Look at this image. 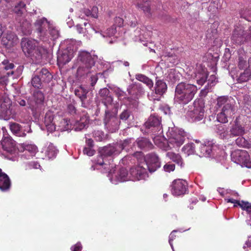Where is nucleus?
Instances as JSON below:
<instances>
[{"label":"nucleus","mask_w":251,"mask_h":251,"mask_svg":"<svg viewBox=\"0 0 251 251\" xmlns=\"http://www.w3.org/2000/svg\"><path fill=\"white\" fill-rule=\"evenodd\" d=\"M21 48L25 55L31 57L33 61L37 63L41 62L42 55L46 51L41 47L37 46V42L35 40L24 38L21 42Z\"/></svg>","instance_id":"1"},{"label":"nucleus","mask_w":251,"mask_h":251,"mask_svg":"<svg viewBox=\"0 0 251 251\" xmlns=\"http://www.w3.org/2000/svg\"><path fill=\"white\" fill-rule=\"evenodd\" d=\"M198 91L196 86L184 82L178 84L175 89V99L179 103L186 104L191 101Z\"/></svg>","instance_id":"2"},{"label":"nucleus","mask_w":251,"mask_h":251,"mask_svg":"<svg viewBox=\"0 0 251 251\" xmlns=\"http://www.w3.org/2000/svg\"><path fill=\"white\" fill-rule=\"evenodd\" d=\"M234 100L227 97H221L217 99V105L222 107L221 111L217 114V120L221 123H226L228 118L235 114Z\"/></svg>","instance_id":"3"},{"label":"nucleus","mask_w":251,"mask_h":251,"mask_svg":"<svg viewBox=\"0 0 251 251\" xmlns=\"http://www.w3.org/2000/svg\"><path fill=\"white\" fill-rule=\"evenodd\" d=\"M100 154V158L98 159L97 165L102 166L104 173L111 174L112 170L110 169L108 164L104 162V159L107 157L114 156L120 154V151L116 144L114 145H108L101 149L99 151Z\"/></svg>","instance_id":"4"},{"label":"nucleus","mask_w":251,"mask_h":251,"mask_svg":"<svg viewBox=\"0 0 251 251\" xmlns=\"http://www.w3.org/2000/svg\"><path fill=\"white\" fill-rule=\"evenodd\" d=\"M78 60L81 63L77 71L79 75H87L95 71V61L90 53L86 52H81L78 56Z\"/></svg>","instance_id":"5"},{"label":"nucleus","mask_w":251,"mask_h":251,"mask_svg":"<svg viewBox=\"0 0 251 251\" xmlns=\"http://www.w3.org/2000/svg\"><path fill=\"white\" fill-rule=\"evenodd\" d=\"M194 109L187 112V116L193 122H199L204 116V89L201 90L199 98L193 103Z\"/></svg>","instance_id":"6"},{"label":"nucleus","mask_w":251,"mask_h":251,"mask_svg":"<svg viewBox=\"0 0 251 251\" xmlns=\"http://www.w3.org/2000/svg\"><path fill=\"white\" fill-rule=\"evenodd\" d=\"M89 123L88 116L83 115L80 117L79 120H75L71 123L70 120L64 118L61 121V124L64 126L66 130L70 129H74L75 131H80L83 129Z\"/></svg>","instance_id":"7"},{"label":"nucleus","mask_w":251,"mask_h":251,"mask_svg":"<svg viewBox=\"0 0 251 251\" xmlns=\"http://www.w3.org/2000/svg\"><path fill=\"white\" fill-rule=\"evenodd\" d=\"M161 118L155 115H151L145 123L146 128L154 135L160 134L162 132Z\"/></svg>","instance_id":"8"},{"label":"nucleus","mask_w":251,"mask_h":251,"mask_svg":"<svg viewBox=\"0 0 251 251\" xmlns=\"http://www.w3.org/2000/svg\"><path fill=\"white\" fill-rule=\"evenodd\" d=\"M231 158L234 163L244 165L248 168L251 167L250 157L246 151L238 150L232 152L231 154Z\"/></svg>","instance_id":"9"},{"label":"nucleus","mask_w":251,"mask_h":251,"mask_svg":"<svg viewBox=\"0 0 251 251\" xmlns=\"http://www.w3.org/2000/svg\"><path fill=\"white\" fill-rule=\"evenodd\" d=\"M170 187L172 194L178 196L186 193L188 190V184L185 180L177 179L172 182Z\"/></svg>","instance_id":"10"},{"label":"nucleus","mask_w":251,"mask_h":251,"mask_svg":"<svg viewBox=\"0 0 251 251\" xmlns=\"http://www.w3.org/2000/svg\"><path fill=\"white\" fill-rule=\"evenodd\" d=\"M143 165L148 171L152 173L160 167V162L158 156L154 153H151L146 155V159L143 162Z\"/></svg>","instance_id":"11"},{"label":"nucleus","mask_w":251,"mask_h":251,"mask_svg":"<svg viewBox=\"0 0 251 251\" xmlns=\"http://www.w3.org/2000/svg\"><path fill=\"white\" fill-rule=\"evenodd\" d=\"M147 168L143 165V162L140 163L136 166L132 167L129 171V174L132 176L133 180L145 179L148 175Z\"/></svg>","instance_id":"12"},{"label":"nucleus","mask_w":251,"mask_h":251,"mask_svg":"<svg viewBox=\"0 0 251 251\" xmlns=\"http://www.w3.org/2000/svg\"><path fill=\"white\" fill-rule=\"evenodd\" d=\"M232 41L237 44H241L248 41L251 43V34L247 35L245 31L241 27L235 28L231 37Z\"/></svg>","instance_id":"13"},{"label":"nucleus","mask_w":251,"mask_h":251,"mask_svg":"<svg viewBox=\"0 0 251 251\" xmlns=\"http://www.w3.org/2000/svg\"><path fill=\"white\" fill-rule=\"evenodd\" d=\"M36 30L38 32V36L41 39H44L45 37L48 36V29L49 27L50 23L45 18L37 20L34 24Z\"/></svg>","instance_id":"14"},{"label":"nucleus","mask_w":251,"mask_h":251,"mask_svg":"<svg viewBox=\"0 0 251 251\" xmlns=\"http://www.w3.org/2000/svg\"><path fill=\"white\" fill-rule=\"evenodd\" d=\"M213 144L212 141H208L207 145L205 144V146H206V149H205V157H213L219 161L224 160L225 158V152L221 151L220 154L222 155V156H218L217 154H215V152L213 151L215 150L214 148H216L215 146H213Z\"/></svg>","instance_id":"15"},{"label":"nucleus","mask_w":251,"mask_h":251,"mask_svg":"<svg viewBox=\"0 0 251 251\" xmlns=\"http://www.w3.org/2000/svg\"><path fill=\"white\" fill-rule=\"evenodd\" d=\"M97 97L106 107L108 105H111L113 101V98L110 94V92L107 88L100 89Z\"/></svg>","instance_id":"16"},{"label":"nucleus","mask_w":251,"mask_h":251,"mask_svg":"<svg viewBox=\"0 0 251 251\" xmlns=\"http://www.w3.org/2000/svg\"><path fill=\"white\" fill-rule=\"evenodd\" d=\"M12 103L8 99L5 98L0 106V115L4 120L10 118L12 115Z\"/></svg>","instance_id":"17"},{"label":"nucleus","mask_w":251,"mask_h":251,"mask_svg":"<svg viewBox=\"0 0 251 251\" xmlns=\"http://www.w3.org/2000/svg\"><path fill=\"white\" fill-rule=\"evenodd\" d=\"M18 42V38L16 35L13 32L4 33L1 40V44L7 48L13 47Z\"/></svg>","instance_id":"18"},{"label":"nucleus","mask_w":251,"mask_h":251,"mask_svg":"<svg viewBox=\"0 0 251 251\" xmlns=\"http://www.w3.org/2000/svg\"><path fill=\"white\" fill-rule=\"evenodd\" d=\"M226 201L228 202H231L234 203V206H236V204L239 205L242 209L245 210L247 212L248 215V219L247 220V224L251 222V203L247 201H241L240 202L238 201L234 200L233 199H227Z\"/></svg>","instance_id":"19"},{"label":"nucleus","mask_w":251,"mask_h":251,"mask_svg":"<svg viewBox=\"0 0 251 251\" xmlns=\"http://www.w3.org/2000/svg\"><path fill=\"white\" fill-rule=\"evenodd\" d=\"M1 145L3 150L7 152L12 153L15 150V142L10 136H3Z\"/></svg>","instance_id":"20"},{"label":"nucleus","mask_w":251,"mask_h":251,"mask_svg":"<svg viewBox=\"0 0 251 251\" xmlns=\"http://www.w3.org/2000/svg\"><path fill=\"white\" fill-rule=\"evenodd\" d=\"M34 103L31 101L29 102V108L32 110L36 109L40 105L43 104L44 100V94L40 91L37 90L33 94Z\"/></svg>","instance_id":"21"},{"label":"nucleus","mask_w":251,"mask_h":251,"mask_svg":"<svg viewBox=\"0 0 251 251\" xmlns=\"http://www.w3.org/2000/svg\"><path fill=\"white\" fill-rule=\"evenodd\" d=\"M11 184L9 176L0 168V190L3 192L7 191L10 189Z\"/></svg>","instance_id":"22"},{"label":"nucleus","mask_w":251,"mask_h":251,"mask_svg":"<svg viewBox=\"0 0 251 251\" xmlns=\"http://www.w3.org/2000/svg\"><path fill=\"white\" fill-rule=\"evenodd\" d=\"M167 90V85L166 82L163 80L158 79V77H156L154 86L155 94L161 97L166 92Z\"/></svg>","instance_id":"23"},{"label":"nucleus","mask_w":251,"mask_h":251,"mask_svg":"<svg viewBox=\"0 0 251 251\" xmlns=\"http://www.w3.org/2000/svg\"><path fill=\"white\" fill-rule=\"evenodd\" d=\"M211 70L212 74L209 76L206 77L207 78H208V79L207 80V84L205 86V94L211 91L212 87L215 86L217 82L215 75L216 71L215 64L212 65Z\"/></svg>","instance_id":"24"},{"label":"nucleus","mask_w":251,"mask_h":251,"mask_svg":"<svg viewBox=\"0 0 251 251\" xmlns=\"http://www.w3.org/2000/svg\"><path fill=\"white\" fill-rule=\"evenodd\" d=\"M136 7L142 10L148 16H151L150 1L139 0L137 2Z\"/></svg>","instance_id":"25"},{"label":"nucleus","mask_w":251,"mask_h":251,"mask_svg":"<svg viewBox=\"0 0 251 251\" xmlns=\"http://www.w3.org/2000/svg\"><path fill=\"white\" fill-rule=\"evenodd\" d=\"M136 143L138 147L142 150L148 151L151 150L153 146L151 141L147 138L144 137L138 138L136 141Z\"/></svg>","instance_id":"26"},{"label":"nucleus","mask_w":251,"mask_h":251,"mask_svg":"<svg viewBox=\"0 0 251 251\" xmlns=\"http://www.w3.org/2000/svg\"><path fill=\"white\" fill-rule=\"evenodd\" d=\"M251 76V58L248 60V67L243 73H241L237 80L239 83L248 81Z\"/></svg>","instance_id":"27"},{"label":"nucleus","mask_w":251,"mask_h":251,"mask_svg":"<svg viewBox=\"0 0 251 251\" xmlns=\"http://www.w3.org/2000/svg\"><path fill=\"white\" fill-rule=\"evenodd\" d=\"M9 128L11 132L15 135L19 137H25L26 134L22 130L21 126L16 123H10Z\"/></svg>","instance_id":"28"},{"label":"nucleus","mask_w":251,"mask_h":251,"mask_svg":"<svg viewBox=\"0 0 251 251\" xmlns=\"http://www.w3.org/2000/svg\"><path fill=\"white\" fill-rule=\"evenodd\" d=\"M88 92V91L87 90L82 87H80L79 89L75 90V96L79 98L81 102V106L83 107H86L85 100L87 99V94Z\"/></svg>","instance_id":"29"},{"label":"nucleus","mask_w":251,"mask_h":251,"mask_svg":"<svg viewBox=\"0 0 251 251\" xmlns=\"http://www.w3.org/2000/svg\"><path fill=\"white\" fill-rule=\"evenodd\" d=\"M167 156L181 167L184 166L183 159L179 154L173 152H168L167 153Z\"/></svg>","instance_id":"30"},{"label":"nucleus","mask_w":251,"mask_h":251,"mask_svg":"<svg viewBox=\"0 0 251 251\" xmlns=\"http://www.w3.org/2000/svg\"><path fill=\"white\" fill-rule=\"evenodd\" d=\"M133 140L132 139L129 138L125 139L123 141H121L119 143H117L116 145L119 149L120 153H121V151L124 150L128 151L131 146V144Z\"/></svg>","instance_id":"31"},{"label":"nucleus","mask_w":251,"mask_h":251,"mask_svg":"<svg viewBox=\"0 0 251 251\" xmlns=\"http://www.w3.org/2000/svg\"><path fill=\"white\" fill-rule=\"evenodd\" d=\"M230 136H242L245 133V129L241 125L236 124L230 130Z\"/></svg>","instance_id":"32"},{"label":"nucleus","mask_w":251,"mask_h":251,"mask_svg":"<svg viewBox=\"0 0 251 251\" xmlns=\"http://www.w3.org/2000/svg\"><path fill=\"white\" fill-rule=\"evenodd\" d=\"M43 82L49 83L52 78V76L49 71L46 68H43L39 75Z\"/></svg>","instance_id":"33"},{"label":"nucleus","mask_w":251,"mask_h":251,"mask_svg":"<svg viewBox=\"0 0 251 251\" xmlns=\"http://www.w3.org/2000/svg\"><path fill=\"white\" fill-rule=\"evenodd\" d=\"M136 79L146 84L150 89L153 88V82L152 80L146 75L142 74L136 75Z\"/></svg>","instance_id":"34"},{"label":"nucleus","mask_w":251,"mask_h":251,"mask_svg":"<svg viewBox=\"0 0 251 251\" xmlns=\"http://www.w3.org/2000/svg\"><path fill=\"white\" fill-rule=\"evenodd\" d=\"M235 143L240 147L245 148H251V142L248 141L242 136L237 138L235 140Z\"/></svg>","instance_id":"35"},{"label":"nucleus","mask_w":251,"mask_h":251,"mask_svg":"<svg viewBox=\"0 0 251 251\" xmlns=\"http://www.w3.org/2000/svg\"><path fill=\"white\" fill-rule=\"evenodd\" d=\"M57 152L55 147L52 144H50L46 150L45 154L48 158L51 159L55 157Z\"/></svg>","instance_id":"36"},{"label":"nucleus","mask_w":251,"mask_h":251,"mask_svg":"<svg viewBox=\"0 0 251 251\" xmlns=\"http://www.w3.org/2000/svg\"><path fill=\"white\" fill-rule=\"evenodd\" d=\"M25 2L20 1L15 6L13 10L18 16H21L25 11Z\"/></svg>","instance_id":"37"},{"label":"nucleus","mask_w":251,"mask_h":251,"mask_svg":"<svg viewBox=\"0 0 251 251\" xmlns=\"http://www.w3.org/2000/svg\"><path fill=\"white\" fill-rule=\"evenodd\" d=\"M185 136L180 134H177L172 138L170 139V143H175L177 147L182 145L184 142Z\"/></svg>","instance_id":"38"},{"label":"nucleus","mask_w":251,"mask_h":251,"mask_svg":"<svg viewBox=\"0 0 251 251\" xmlns=\"http://www.w3.org/2000/svg\"><path fill=\"white\" fill-rule=\"evenodd\" d=\"M116 120L115 117L112 116L111 112L108 110H106L105 111V118L104 119V123L105 126L107 127L109 126L110 122L114 121Z\"/></svg>","instance_id":"39"},{"label":"nucleus","mask_w":251,"mask_h":251,"mask_svg":"<svg viewBox=\"0 0 251 251\" xmlns=\"http://www.w3.org/2000/svg\"><path fill=\"white\" fill-rule=\"evenodd\" d=\"M126 100V104L130 108H136L138 107L139 102L137 99L131 97H127Z\"/></svg>","instance_id":"40"},{"label":"nucleus","mask_w":251,"mask_h":251,"mask_svg":"<svg viewBox=\"0 0 251 251\" xmlns=\"http://www.w3.org/2000/svg\"><path fill=\"white\" fill-rule=\"evenodd\" d=\"M114 93L118 98V99L120 101L124 100V99L126 100L127 98L126 97V93L119 88H115L114 90Z\"/></svg>","instance_id":"41"},{"label":"nucleus","mask_w":251,"mask_h":251,"mask_svg":"<svg viewBox=\"0 0 251 251\" xmlns=\"http://www.w3.org/2000/svg\"><path fill=\"white\" fill-rule=\"evenodd\" d=\"M119 178L121 181L127 180L129 178L128 177V174L127 170L124 168H121L118 174Z\"/></svg>","instance_id":"42"},{"label":"nucleus","mask_w":251,"mask_h":251,"mask_svg":"<svg viewBox=\"0 0 251 251\" xmlns=\"http://www.w3.org/2000/svg\"><path fill=\"white\" fill-rule=\"evenodd\" d=\"M182 151L188 155L194 153L195 151V147L192 143L187 144L183 146L182 149Z\"/></svg>","instance_id":"43"},{"label":"nucleus","mask_w":251,"mask_h":251,"mask_svg":"<svg viewBox=\"0 0 251 251\" xmlns=\"http://www.w3.org/2000/svg\"><path fill=\"white\" fill-rule=\"evenodd\" d=\"M71 60V57L67 53H63L57 57V61L62 64H66Z\"/></svg>","instance_id":"44"},{"label":"nucleus","mask_w":251,"mask_h":251,"mask_svg":"<svg viewBox=\"0 0 251 251\" xmlns=\"http://www.w3.org/2000/svg\"><path fill=\"white\" fill-rule=\"evenodd\" d=\"M42 82L39 75H35L33 77L31 81L32 85L37 88H40L41 87Z\"/></svg>","instance_id":"45"},{"label":"nucleus","mask_w":251,"mask_h":251,"mask_svg":"<svg viewBox=\"0 0 251 251\" xmlns=\"http://www.w3.org/2000/svg\"><path fill=\"white\" fill-rule=\"evenodd\" d=\"M23 147L25 151H27L32 154H35L37 151V147L32 144H24Z\"/></svg>","instance_id":"46"},{"label":"nucleus","mask_w":251,"mask_h":251,"mask_svg":"<svg viewBox=\"0 0 251 251\" xmlns=\"http://www.w3.org/2000/svg\"><path fill=\"white\" fill-rule=\"evenodd\" d=\"M66 111L68 114L74 117H75V116L77 115V110L75 106L72 103H70L67 105Z\"/></svg>","instance_id":"47"},{"label":"nucleus","mask_w":251,"mask_h":251,"mask_svg":"<svg viewBox=\"0 0 251 251\" xmlns=\"http://www.w3.org/2000/svg\"><path fill=\"white\" fill-rule=\"evenodd\" d=\"M48 33L50 34L53 39L57 38L59 35L58 31L50 24L49 27H48Z\"/></svg>","instance_id":"48"},{"label":"nucleus","mask_w":251,"mask_h":251,"mask_svg":"<svg viewBox=\"0 0 251 251\" xmlns=\"http://www.w3.org/2000/svg\"><path fill=\"white\" fill-rule=\"evenodd\" d=\"M93 137L97 141H101L104 138L103 132L100 130H95L93 132Z\"/></svg>","instance_id":"49"},{"label":"nucleus","mask_w":251,"mask_h":251,"mask_svg":"<svg viewBox=\"0 0 251 251\" xmlns=\"http://www.w3.org/2000/svg\"><path fill=\"white\" fill-rule=\"evenodd\" d=\"M117 32L116 27L115 25H112L109 28L107 29L106 31L104 32V34L103 35V37L105 36H112L115 34Z\"/></svg>","instance_id":"50"},{"label":"nucleus","mask_w":251,"mask_h":251,"mask_svg":"<svg viewBox=\"0 0 251 251\" xmlns=\"http://www.w3.org/2000/svg\"><path fill=\"white\" fill-rule=\"evenodd\" d=\"M83 25L86 27L87 26H90V24L87 23H84ZM76 29L79 34H85L86 32V28H84L82 25L78 24L76 25Z\"/></svg>","instance_id":"51"},{"label":"nucleus","mask_w":251,"mask_h":251,"mask_svg":"<svg viewBox=\"0 0 251 251\" xmlns=\"http://www.w3.org/2000/svg\"><path fill=\"white\" fill-rule=\"evenodd\" d=\"M130 115V111L128 109H125L120 115V119L126 121L127 120Z\"/></svg>","instance_id":"52"},{"label":"nucleus","mask_w":251,"mask_h":251,"mask_svg":"<svg viewBox=\"0 0 251 251\" xmlns=\"http://www.w3.org/2000/svg\"><path fill=\"white\" fill-rule=\"evenodd\" d=\"M238 67L240 69H244L247 66V64L246 60L242 57H239Z\"/></svg>","instance_id":"53"},{"label":"nucleus","mask_w":251,"mask_h":251,"mask_svg":"<svg viewBox=\"0 0 251 251\" xmlns=\"http://www.w3.org/2000/svg\"><path fill=\"white\" fill-rule=\"evenodd\" d=\"M91 147H85L83 150V153L89 156H93L95 154V151Z\"/></svg>","instance_id":"54"},{"label":"nucleus","mask_w":251,"mask_h":251,"mask_svg":"<svg viewBox=\"0 0 251 251\" xmlns=\"http://www.w3.org/2000/svg\"><path fill=\"white\" fill-rule=\"evenodd\" d=\"M27 166L28 169H38L40 167L39 163L36 161H31L27 163Z\"/></svg>","instance_id":"55"},{"label":"nucleus","mask_w":251,"mask_h":251,"mask_svg":"<svg viewBox=\"0 0 251 251\" xmlns=\"http://www.w3.org/2000/svg\"><path fill=\"white\" fill-rule=\"evenodd\" d=\"M123 19L119 17H118L115 18L114 20V24L113 25H115L116 27H121L123 26Z\"/></svg>","instance_id":"56"},{"label":"nucleus","mask_w":251,"mask_h":251,"mask_svg":"<svg viewBox=\"0 0 251 251\" xmlns=\"http://www.w3.org/2000/svg\"><path fill=\"white\" fill-rule=\"evenodd\" d=\"M175 165L174 164L167 163L164 166V169L166 172H170L174 171Z\"/></svg>","instance_id":"57"},{"label":"nucleus","mask_w":251,"mask_h":251,"mask_svg":"<svg viewBox=\"0 0 251 251\" xmlns=\"http://www.w3.org/2000/svg\"><path fill=\"white\" fill-rule=\"evenodd\" d=\"M216 131L220 135H222L223 134V136H224V133L226 131L225 126L222 125H218L216 127Z\"/></svg>","instance_id":"58"},{"label":"nucleus","mask_w":251,"mask_h":251,"mask_svg":"<svg viewBox=\"0 0 251 251\" xmlns=\"http://www.w3.org/2000/svg\"><path fill=\"white\" fill-rule=\"evenodd\" d=\"M98 80V74H96L91 76V85L93 87L96 84Z\"/></svg>","instance_id":"59"},{"label":"nucleus","mask_w":251,"mask_h":251,"mask_svg":"<svg viewBox=\"0 0 251 251\" xmlns=\"http://www.w3.org/2000/svg\"><path fill=\"white\" fill-rule=\"evenodd\" d=\"M82 249V246L80 242H77L74 247H72L73 251H81Z\"/></svg>","instance_id":"60"},{"label":"nucleus","mask_w":251,"mask_h":251,"mask_svg":"<svg viewBox=\"0 0 251 251\" xmlns=\"http://www.w3.org/2000/svg\"><path fill=\"white\" fill-rule=\"evenodd\" d=\"M53 120V118L51 116H48V115H46L45 117V123H47V125H49L50 123H51Z\"/></svg>","instance_id":"61"},{"label":"nucleus","mask_w":251,"mask_h":251,"mask_svg":"<svg viewBox=\"0 0 251 251\" xmlns=\"http://www.w3.org/2000/svg\"><path fill=\"white\" fill-rule=\"evenodd\" d=\"M86 143L87 146H88L87 147H91V148H92L93 147V146H94L93 141L91 139H86Z\"/></svg>","instance_id":"62"},{"label":"nucleus","mask_w":251,"mask_h":251,"mask_svg":"<svg viewBox=\"0 0 251 251\" xmlns=\"http://www.w3.org/2000/svg\"><path fill=\"white\" fill-rule=\"evenodd\" d=\"M14 67V65L12 63H9L7 65L4 66V69L5 70L12 69Z\"/></svg>","instance_id":"63"},{"label":"nucleus","mask_w":251,"mask_h":251,"mask_svg":"<svg viewBox=\"0 0 251 251\" xmlns=\"http://www.w3.org/2000/svg\"><path fill=\"white\" fill-rule=\"evenodd\" d=\"M246 14L247 15H245L243 17L247 21H251V10L248 11L247 13Z\"/></svg>","instance_id":"64"}]
</instances>
